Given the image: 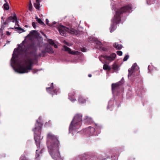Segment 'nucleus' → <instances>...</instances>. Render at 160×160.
<instances>
[{"label":"nucleus","mask_w":160,"mask_h":160,"mask_svg":"<svg viewBox=\"0 0 160 160\" xmlns=\"http://www.w3.org/2000/svg\"><path fill=\"white\" fill-rule=\"evenodd\" d=\"M30 32L32 37L36 38L35 40L28 45L26 42L23 41L22 42L21 46H19L21 50L24 52L22 56L23 60L25 62H29L30 63L26 67L24 65L21 66L18 68L15 69V71L19 73H27L29 71L32 69V59L37 58L36 52L37 48L41 46V42L38 39L40 34L39 33L35 30L31 31Z\"/></svg>","instance_id":"1"},{"label":"nucleus","mask_w":160,"mask_h":160,"mask_svg":"<svg viewBox=\"0 0 160 160\" xmlns=\"http://www.w3.org/2000/svg\"><path fill=\"white\" fill-rule=\"evenodd\" d=\"M115 14L112 20V24L111 26V32L115 30L117 27V25L119 23L121 20V15L124 12H131L132 8L129 5H127L120 9L114 10Z\"/></svg>","instance_id":"2"},{"label":"nucleus","mask_w":160,"mask_h":160,"mask_svg":"<svg viewBox=\"0 0 160 160\" xmlns=\"http://www.w3.org/2000/svg\"><path fill=\"white\" fill-rule=\"evenodd\" d=\"M82 118V115L80 114H77L74 116L69 126V130L70 133L79 128L80 126Z\"/></svg>","instance_id":"3"},{"label":"nucleus","mask_w":160,"mask_h":160,"mask_svg":"<svg viewBox=\"0 0 160 160\" xmlns=\"http://www.w3.org/2000/svg\"><path fill=\"white\" fill-rule=\"evenodd\" d=\"M42 124L37 121V123L35 124V127L33 130L34 132V139L37 146L39 147L40 143V136L39 135L41 133Z\"/></svg>","instance_id":"4"},{"label":"nucleus","mask_w":160,"mask_h":160,"mask_svg":"<svg viewBox=\"0 0 160 160\" xmlns=\"http://www.w3.org/2000/svg\"><path fill=\"white\" fill-rule=\"evenodd\" d=\"M47 138L48 146L52 145L55 148L59 147V141L55 135L49 132L48 134Z\"/></svg>","instance_id":"5"},{"label":"nucleus","mask_w":160,"mask_h":160,"mask_svg":"<svg viewBox=\"0 0 160 160\" xmlns=\"http://www.w3.org/2000/svg\"><path fill=\"white\" fill-rule=\"evenodd\" d=\"M58 29L60 34L62 36H65L66 32L69 33L73 35H77L78 34V31L73 28L69 29L62 25H60Z\"/></svg>","instance_id":"6"},{"label":"nucleus","mask_w":160,"mask_h":160,"mask_svg":"<svg viewBox=\"0 0 160 160\" xmlns=\"http://www.w3.org/2000/svg\"><path fill=\"white\" fill-rule=\"evenodd\" d=\"M50 154L52 158L55 160H62V158L60 156L58 150V147H54L52 146H48Z\"/></svg>","instance_id":"7"},{"label":"nucleus","mask_w":160,"mask_h":160,"mask_svg":"<svg viewBox=\"0 0 160 160\" xmlns=\"http://www.w3.org/2000/svg\"><path fill=\"white\" fill-rule=\"evenodd\" d=\"M139 67L138 66L136 63H135L132 66L131 68L128 70V77L129 79H131L132 78L138 76L139 75L138 71Z\"/></svg>","instance_id":"8"},{"label":"nucleus","mask_w":160,"mask_h":160,"mask_svg":"<svg viewBox=\"0 0 160 160\" xmlns=\"http://www.w3.org/2000/svg\"><path fill=\"white\" fill-rule=\"evenodd\" d=\"M124 82V79L123 78H122L121 81H119L118 83L114 84L112 85V93L113 95H118V93L120 91L119 85L122 84Z\"/></svg>","instance_id":"9"},{"label":"nucleus","mask_w":160,"mask_h":160,"mask_svg":"<svg viewBox=\"0 0 160 160\" xmlns=\"http://www.w3.org/2000/svg\"><path fill=\"white\" fill-rule=\"evenodd\" d=\"M88 42L92 41L93 42H95L97 45L98 46H96L98 49L102 50L103 51H105L107 49L106 48L102 46V43L101 42L98 40L96 38H95L94 37H88Z\"/></svg>","instance_id":"10"},{"label":"nucleus","mask_w":160,"mask_h":160,"mask_svg":"<svg viewBox=\"0 0 160 160\" xmlns=\"http://www.w3.org/2000/svg\"><path fill=\"white\" fill-rule=\"evenodd\" d=\"M42 54L40 53L39 56L40 57L42 56L44 57L45 54L46 52L50 54H52L54 52V51L52 48L48 44L45 48L44 50H42L41 51Z\"/></svg>","instance_id":"11"},{"label":"nucleus","mask_w":160,"mask_h":160,"mask_svg":"<svg viewBox=\"0 0 160 160\" xmlns=\"http://www.w3.org/2000/svg\"><path fill=\"white\" fill-rule=\"evenodd\" d=\"M63 48L65 51H67L68 53L72 55L77 54V53L78 52V51H72L69 48L66 46H63Z\"/></svg>","instance_id":"12"},{"label":"nucleus","mask_w":160,"mask_h":160,"mask_svg":"<svg viewBox=\"0 0 160 160\" xmlns=\"http://www.w3.org/2000/svg\"><path fill=\"white\" fill-rule=\"evenodd\" d=\"M16 19H17V17L16 16V14L14 13L13 16L12 17V16H10L8 17L6 21H8L9 22V21L12 20V22H14V20Z\"/></svg>","instance_id":"13"},{"label":"nucleus","mask_w":160,"mask_h":160,"mask_svg":"<svg viewBox=\"0 0 160 160\" xmlns=\"http://www.w3.org/2000/svg\"><path fill=\"white\" fill-rule=\"evenodd\" d=\"M112 69L114 70V72H117L119 70V67L116 62H115L112 65Z\"/></svg>","instance_id":"14"},{"label":"nucleus","mask_w":160,"mask_h":160,"mask_svg":"<svg viewBox=\"0 0 160 160\" xmlns=\"http://www.w3.org/2000/svg\"><path fill=\"white\" fill-rule=\"evenodd\" d=\"M54 88L53 83H52L51 84V87L46 88V89L48 92L50 93L52 96L53 95V94L51 92L52 90Z\"/></svg>","instance_id":"15"},{"label":"nucleus","mask_w":160,"mask_h":160,"mask_svg":"<svg viewBox=\"0 0 160 160\" xmlns=\"http://www.w3.org/2000/svg\"><path fill=\"white\" fill-rule=\"evenodd\" d=\"M113 46L116 49H121L122 47V46L121 44H119L117 42L114 43Z\"/></svg>","instance_id":"16"},{"label":"nucleus","mask_w":160,"mask_h":160,"mask_svg":"<svg viewBox=\"0 0 160 160\" xmlns=\"http://www.w3.org/2000/svg\"><path fill=\"white\" fill-rule=\"evenodd\" d=\"M18 49L17 48H15L14 50L13 53L12 54V59H13V61L14 63L16 62V58H18V56L17 54H15L14 52L16 50L17 51Z\"/></svg>","instance_id":"17"},{"label":"nucleus","mask_w":160,"mask_h":160,"mask_svg":"<svg viewBox=\"0 0 160 160\" xmlns=\"http://www.w3.org/2000/svg\"><path fill=\"white\" fill-rule=\"evenodd\" d=\"M98 158L97 157H94L90 158L89 157H88L86 158H83L82 160H98Z\"/></svg>","instance_id":"18"},{"label":"nucleus","mask_w":160,"mask_h":160,"mask_svg":"<svg viewBox=\"0 0 160 160\" xmlns=\"http://www.w3.org/2000/svg\"><path fill=\"white\" fill-rule=\"evenodd\" d=\"M95 128L91 127H89L88 129V131L90 132L91 135H92L95 132Z\"/></svg>","instance_id":"19"},{"label":"nucleus","mask_w":160,"mask_h":160,"mask_svg":"<svg viewBox=\"0 0 160 160\" xmlns=\"http://www.w3.org/2000/svg\"><path fill=\"white\" fill-rule=\"evenodd\" d=\"M35 19L38 22L40 23V24L42 25H45V23L41 20L40 19L38 18L37 16H36Z\"/></svg>","instance_id":"20"},{"label":"nucleus","mask_w":160,"mask_h":160,"mask_svg":"<svg viewBox=\"0 0 160 160\" xmlns=\"http://www.w3.org/2000/svg\"><path fill=\"white\" fill-rule=\"evenodd\" d=\"M3 7L4 8V9L6 10H8L9 8L8 4L7 2H6L4 4Z\"/></svg>","instance_id":"21"},{"label":"nucleus","mask_w":160,"mask_h":160,"mask_svg":"<svg viewBox=\"0 0 160 160\" xmlns=\"http://www.w3.org/2000/svg\"><path fill=\"white\" fill-rule=\"evenodd\" d=\"M156 0H146L147 3L149 5L153 3Z\"/></svg>","instance_id":"22"},{"label":"nucleus","mask_w":160,"mask_h":160,"mask_svg":"<svg viewBox=\"0 0 160 160\" xmlns=\"http://www.w3.org/2000/svg\"><path fill=\"white\" fill-rule=\"evenodd\" d=\"M103 69L105 70H110V67L106 64H104L103 66Z\"/></svg>","instance_id":"23"},{"label":"nucleus","mask_w":160,"mask_h":160,"mask_svg":"<svg viewBox=\"0 0 160 160\" xmlns=\"http://www.w3.org/2000/svg\"><path fill=\"white\" fill-rule=\"evenodd\" d=\"M116 56V55L115 53H113L112 54H111V62L112 60H113L115 59Z\"/></svg>","instance_id":"24"},{"label":"nucleus","mask_w":160,"mask_h":160,"mask_svg":"<svg viewBox=\"0 0 160 160\" xmlns=\"http://www.w3.org/2000/svg\"><path fill=\"white\" fill-rule=\"evenodd\" d=\"M48 42L52 46H53L55 44L54 42L51 39H48Z\"/></svg>","instance_id":"25"},{"label":"nucleus","mask_w":160,"mask_h":160,"mask_svg":"<svg viewBox=\"0 0 160 160\" xmlns=\"http://www.w3.org/2000/svg\"><path fill=\"white\" fill-rule=\"evenodd\" d=\"M14 28L18 29V30H19L20 32L19 33H21L22 32H24L25 31V30H24L23 29H22V28L19 27H15Z\"/></svg>","instance_id":"26"},{"label":"nucleus","mask_w":160,"mask_h":160,"mask_svg":"<svg viewBox=\"0 0 160 160\" xmlns=\"http://www.w3.org/2000/svg\"><path fill=\"white\" fill-rule=\"evenodd\" d=\"M112 155L111 156V158L113 159V160H116L118 158V156L117 155H113L112 153Z\"/></svg>","instance_id":"27"},{"label":"nucleus","mask_w":160,"mask_h":160,"mask_svg":"<svg viewBox=\"0 0 160 160\" xmlns=\"http://www.w3.org/2000/svg\"><path fill=\"white\" fill-rule=\"evenodd\" d=\"M32 6L31 3V1L30 0L28 6V9L29 10L31 11L32 9Z\"/></svg>","instance_id":"28"},{"label":"nucleus","mask_w":160,"mask_h":160,"mask_svg":"<svg viewBox=\"0 0 160 160\" xmlns=\"http://www.w3.org/2000/svg\"><path fill=\"white\" fill-rule=\"evenodd\" d=\"M101 57H103V58H105L107 60H110V56H102Z\"/></svg>","instance_id":"29"},{"label":"nucleus","mask_w":160,"mask_h":160,"mask_svg":"<svg viewBox=\"0 0 160 160\" xmlns=\"http://www.w3.org/2000/svg\"><path fill=\"white\" fill-rule=\"evenodd\" d=\"M34 6L35 7V8L38 9H39L40 8V4H38V3H34Z\"/></svg>","instance_id":"30"},{"label":"nucleus","mask_w":160,"mask_h":160,"mask_svg":"<svg viewBox=\"0 0 160 160\" xmlns=\"http://www.w3.org/2000/svg\"><path fill=\"white\" fill-rule=\"evenodd\" d=\"M129 58V55H125L123 59V61H126Z\"/></svg>","instance_id":"31"},{"label":"nucleus","mask_w":160,"mask_h":160,"mask_svg":"<svg viewBox=\"0 0 160 160\" xmlns=\"http://www.w3.org/2000/svg\"><path fill=\"white\" fill-rule=\"evenodd\" d=\"M58 91V90L55 89V90H53V91H52V90L51 92L52 93H53V95H54V94H57V92Z\"/></svg>","instance_id":"32"},{"label":"nucleus","mask_w":160,"mask_h":160,"mask_svg":"<svg viewBox=\"0 0 160 160\" xmlns=\"http://www.w3.org/2000/svg\"><path fill=\"white\" fill-rule=\"evenodd\" d=\"M117 53L118 55L121 56L122 55V52L121 51H119L117 52Z\"/></svg>","instance_id":"33"},{"label":"nucleus","mask_w":160,"mask_h":160,"mask_svg":"<svg viewBox=\"0 0 160 160\" xmlns=\"http://www.w3.org/2000/svg\"><path fill=\"white\" fill-rule=\"evenodd\" d=\"M150 66L149 65L148 66V73H151L152 71L153 70H154V69H156L155 68H154L152 70V71H150Z\"/></svg>","instance_id":"34"},{"label":"nucleus","mask_w":160,"mask_h":160,"mask_svg":"<svg viewBox=\"0 0 160 160\" xmlns=\"http://www.w3.org/2000/svg\"><path fill=\"white\" fill-rule=\"evenodd\" d=\"M49 22V20H48V19H46V24L50 26H52V24H49V23H48Z\"/></svg>","instance_id":"35"},{"label":"nucleus","mask_w":160,"mask_h":160,"mask_svg":"<svg viewBox=\"0 0 160 160\" xmlns=\"http://www.w3.org/2000/svg\"><path fill=\"white\" fill-rule=\"evenodd\" d=\"M38 153V150H37L36 151V158H37L39 156V154Z\"/></svg>","instance_id":"36"},{"label":"nucleus","mask_w":160,"mask_h":160,"mask_svg":"<svg viewBox=\"0 0 160 160\" xmlns=\"http://www.w3.org/2000/svg\"><path fill=\"white\" fill-rule=\"evenodd\" d=\"M32 25L34 28H35L36 27V23L35 22H32Z\"/></svg>","instance_id":"37"},{"label":"nucleus","mask_w":160,"mask_h":160,"mask_svg":"<svg viewBox=\"0 0 160 160\" xmlns=\"http://www.w3.org/2000/svg\"><path fill=\"white\" fill-rule=\"evenodd\" d=\"M14 21H15V25H17L18 26H19V25L18 24V21L17 20V19L16 20H15Z\"/></svg>","instance_id":"38"},{"label":"nucleus","mask_w":160,"mask_h":160,"mask_svg":"<svg viewBox=\"0 0 160 160\" xmlns=\"http://www.w3.org/2000/svg\"><path fill=\"white\" fill-rule=\"evenodd\" d=\"M8 22H9L8 21H7L6 20V21L5 22H3V24L4 25H8Z\"/></svg>","instance_id":"39"},{"label":"nucleus","mask_w":160,"mask_h":160,"mask_svg":"<svg viewBox=\"0 0 160 160\" xmlns=\"http://www.w3.org/2000/svg\"><path fill=\"white\" fill-rule=\"evenodd\" d=\"M69 99L71 101H74L75 100H76V99H75L74 98H69Z\"/></svg>","instance_id":"40"},{"label":"nucleus","mask_w":160,"mask_h":160,"mask_svg":"<svg viewBox=\"0 0 160 160\" xmlns=\"http://www.w3.org/2000/svg\"><path fill=\"white\" fill-rule=\"evenodd\" d=\"M81 51L83 52H86V50L84 48H81Z\"/></svg>","instance_id":"41"},{"label":"nucleus","mask_w":160,"mask_h":160,"mask_svg":"<svg viewBox=\"0 0 160 160\" xmlns=\"http://www.w3.org/2000/svg\"><path fill=\"white\" fill-rule=\"evenodd\" d=\"M41 1V0H36V3L40 4V2Z\"/></svg>","instance_id":"42"},{"label":"nucleus","mask_w":160,"mask_h":160,"mask_svg":"<svg viewBox=\"0 0 160 160\" xmlns=\"http://www.w3.org/2000/svg\"><path fill=\"white\" fill-rule=\"evenodd\" d=\"M4 28V27L3 25H2L1 27V28H0L1 30H3Z\"/></svg>","instance_id":"43"},{"label":"nucleus","mask_w":160,"mask_h":160,"mask_svg":"<svg viewBox=\"0 0 160 160\" xmlns=\"http://www.w3.org/2000/svg\"><path fill=\"white\" fill-rule=\"evenodd\" d=\"M6 33L8 36H9L10 35V33L8 31L6 32Z\"/></svg>","instance_id":"44"},{"label":"nucleus","mask_w":160,"mask_h":160,"mask_svg":"<svg viewBox=\"0 0 160 160\" xmlns=\"http://www.w3.org/2000/svg\"><path fill=\"white\" fill-rule=\"evenodd\" d=\"M53 46L56 48H58V46L55 44H54Z\"/></svg>","instance_id":"45"},{"label":"nucleus","mask_w":160,"mask_h":160,"mask_svg":"<svg viewBox=\"0 0 160 160\" xmlns=\"http://www.w3.org/2000/svg\"><path fill=\"white\" fill-rule=\"evenodd\" d=\"M31 36H32L31 34V32L27 36V37H30Z\"/></svg>","instance_id":"46"},{"label":"nucleus","mask_w":160,"mask_h":160,"mask_svg":"<svg viewBox=\"0 0 160 160\" xmlns=\"http://www.w3.org/2000/svg\"><path fill=\"white\" fill-rule=\"evenodd\" d=\"M56 22H52V24H51L52 25V26H53L54 24H55L56 23Z\"/></svg>","instance_id":"47"},{"label":"nucleus","mask_w":160,"mask_h":160,"mask_svg":"<svg viewBox=\"0 0 160 160\" xmlns=\"http://www.w3.org/2000/svg\"><path fill=\"white\" fill-rule=\"evenodd\" d=\"M21 160H28L26 159L25 158H23L22 159H21Z\"/></svg>","instance_id":"48"},{"label":"nucleus","mask_w":160,"mask_h":160,"mask_svg":"<svg viewBox=\"0 0 160 160\" xmlns=\"http://www.w3.org/2000/svg\"><path fill=\"white\" fill-rule=\"evenodd\" d=\"M88 76L89 77H91V76H92V75L91 74H89L88 75Z\"/></svg>","instance_id":"49"},{"label":"nucleus","mask_w":160,"mask_h":160,"mask_svg":"<svg viewBox=\"0 0 160 160\" xmlns=\"http://www.w3.org/2000/svg\"><path fill=\"white\" fill-rule=\"evenodd\" d=\"M42 151H43V149H42L41 150V151H40V153H42Z\"/></svg>","instance_id":"50"},{"label":"nucleus","mask_w":160,"mask_h":160,"mask_svg":"<svg viewBox=\"0 0 160 160\" xmlns=\"http://www.w3.org/2000/svg\"><path fill=\"white\" fill-rule=\"evenodd\" d=\"M65 44L68 45V43L67 42H66L65 43Z\"/></svg>","instance_id":"51"},{"label":"nucleus","mask_w":160,"mask_h":160,"mask_svg":"<svg viewBox=\"0 0 160 160\" xmlns=\"http://www.w3.org/2000/svg\"><path fill=\"white\" fill-rule=\"evenodd\" d=\"M2 30H1V29H0V32L2 33Z\"/></svg>","instance_id":"52"},{"label":"nucleus","mask_w":160,"mask_h":160,"mask_svg":"<svg viewBox=\"0 0 160 160\" xmlns=\"http://www.w3.org/2000/svg\"><path fill=\"white\" fill-rule=\"evenodd\" d=\"M113 152V150L112 149L111 150V152L112 153V152Z\"/></svg>","instance_id":"53"},{"label":"nucleus","mask_w":160,"mask_h":160,"mask_svg":"<svg viewBox=\"0 0 160 160\" xmlns=\"http://www.w3.org/2000/svg\"><path fill=\"white\" fill-rule=\"evenodd\" d=\"M107 109H109V106L108 105L107 107Z\"/></svg>","instance_id":"54"},{"label":"nucleus","mask_w":160,"mask_h":160,"mask_svg":"<svg viewBox=\"0 0 160 160\" xmlns=\"http://www.w3.org/2000/svg\"><path fill=\"white\" fill-rule=\"evenodd\" d=\"M99 59H100V60L101 61V57H99Z\"/></svg>","instance_id":"55"},{"label":"nucleus","mask_w":160,"mask_h":160,"mask_svg":"<svg viewBox=\"0 0 160 160\" xmlns=\"http://www.w3.org/2000/svg\"><path fill=\"white\" fill-rule=\"evenodd\" d=\"M25 27H28V25H25Z\"/></svg>","instance_id":"56"},{"label":"nucleus","mask_w":160,"mask_h":160,"mask_svg":"<svg viewBox=\"0 0 160 160\" xmlns=\"http://www.w3.org/2000/svg\"><path fill=\"white\" fill-rule=\"evenodd\" d=\"M1 19L2 20L3 19V17H2L1 18Z\"/></svg>","instance_id":"57"},{"label":"nucleus","mask_w":160,"mask_h":160,"mask_svg":"<svg viewBox=\"0 0 160 160\" xmlns=\"http://www.w3.org/2000/svg\"><path fill=\"white\" fill-rule=\"evenodd\" d=\"M4 1L6 2V3L7 2L6 0H4Z\"/></svg>","instance_id":"58"},{"label":"nucleus","mask_w":160,"mask_h":160,"mask_svg":"<svg viewBox=\"0 0 160 160\" xmlns=\"http://www.w3.org/2000/svg\"><path fill=\"white\" fill-rule=\"evenodd\" d=\"M114 8H112V10H114Z\"/></svg>","instance_id":"59"},{"label":"nucleus","mask_w":160,"mask_h":160,"mask_svg":"<svg viewBox=\"0 0 160 160\" xmlns=\"http://www.w3.org/2000/svg\"><path fill=\"white\" fill-rule=\"evenodd\" d=\"M33 73H35V72H34V71H33Z\"/></svg>","instance_id":"60"},{"label":"nucleus","mask_w":160,"mask_h":160,"mask_svg":"<svg viewBox=\"0 0 160 160\" xmlns=\"http://www.w3.org/2000/svg\"><path fill=\"white\" fill-rule=\"evenodd\" d=\"M71 96L70 94H69V96Z\"/></svg>","instance_id":"61"}]
</instances>
